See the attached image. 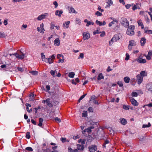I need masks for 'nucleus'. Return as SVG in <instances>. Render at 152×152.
Returning a JSON list of instances; mask_svg holds the SVG:
<instances>
[{
    "label": "nucleus",
    "instance_id": "1",
    "mask_svg": "<svg viewBox=\"0 0 152 152\" xmlns=\"http://www.w3.org/2000/svg\"><path fill=\"white\" fill-rule=\"evenodd\" d=\"M135 27L134 26H129L126 31V34L129 35H133L134 34V30Z\"/></svg>",
    "mask_w": 152,
    "mask_h": 152
},
{
    "label": "nucleus",
    "instance_id": "2",
    "mask_svg": "<svg viewBox=\"0 0 152 152\" xmlns=\"http://www.w3.org/2000/svg\"><path fill=\"white\" fill-rule=\"evenodd\" d=\"M121 23L124 27H127L129 25V22L126 18H121Z\"/></svg>",
    "mask_w": 152,
    "mask_h": 152
},
{
    "label": "nucleus",
    "instance_id": "3",
    "mask_svg": "<svg viewBox=\"0 0 152 152\" xmlns=\"http://www.w3.org/2000/svg\"><path fill=\"white\" fill-rule=\"evenodd\" d=\"M42 102L43 103L46 102L47 105L50 107H52L53 106L50 98H48L46 100H43Z\"/></svg>",
    "mask_w": 152,
    "mask_h": 152
},
{
    "label": "nucleus",
    "instance_id": "4",
    "mask_svg": "<svg viewBox=\"0 0 152 152\" xmlns=\"http://www.w3.org/2000/svg\"><path fill=\"white\" fill-rule=\"evenodd\" d=\"M122 37L121 34H115L112 38V40H113L115 42L120 39Z\"/></svg>",
    "mask_w": 152,
    "mask_h": 152
},
{
    "label": "nucleus",
    "instance_id": "5",
    "mask_svg": "<svg viewBox=\"0 0 152 152\" xmlns=\"http://www.w3.org/2000/svg\"><path fill=\"white\" fill-rule=\"evenodd\" d=\"M9 55L10 56H11L12 55L15 56L16 58L21 59H23L24 58V54L23 53L21 55H20L17 53L10 54Z\"/></svg>",
    "mask_w": 152,
    "mask_h": 152
},
{
    "label": "nucleus",
    "instance_id": "6",
    "mask_svg": "<svg viewBox=\"0 0 152 152\" xmlns=\"http://www.w3.org/2000/svg\"><path fill=\"white\" fill-rule=\"evenodd\" d=\"M146 88L148 91L152 94V83H149L146 86Z\"/></svg>",
    "mask_w": 152,
    "mask_h": 152
},
{
    "label": "nucleus",
    "instance_id": "7",
    "mask_svg": "<svg viewBox=\"0 0 152 152\" xmlns=\"http://www.w3.org/2000/svg\"><path fill=\"white\" fill-rule=\"evenodd\" d=\"M137 80V83L140 85L142 82L143 77L140 75L138 74L136 76Z\"/></svg>",
    "mask_w": 152,
    "mask_h": 152
},
{
    "label": "nucleus",
    "instance_id": "8",
    "mask_svg": "<svg viewBox=\"0 0 152 152\" xmlns=\"http://www.w3.org/2000/svg\"><path fill=\"white\" fill-rule=\"evenodd\" d=\"M83 39L84 40H88L90 37L89 33L83 32Z\"/></svg>",
    "mask_w": 152,
    "mask_h": 152
},
{
    "label": "nucleus",
    "instance_id": "9",
    "mask_svg": "<svg viewBox=\"0 0 152 152\" xmlns=\"http://www.w3.org/2000/svg\"><path fill=\"white\" fill-rule=\"evenodd\" d=\"M88 148L90 152H95L97 150V147L95 145H92L89 146Z\"/></svg>",
    "mask_w": 152,
    "mask_h": 152
},
{
    "label": "nucleus",
    "instance_id": "10",
    "mask_svg": "<svg viewBox=\"0 0 152 152\" xmlns=\"http://www.w3.org/2000/svg\"><path fill=\"white\" fill-rule=\"evenodd\" d=\"M48 15V13H45L44 14L38 16L37 19L39 20H41L42 19H45L46 16Z\"/></svg>",
    "mask_w": 152,
    "mask_h": 152
},
{
    "label": "nucleus",
    "instance_id": "11",
    "mask_svg": "<svg viewBox=\"0 0 152 152\" xmlns=\"http://www.w3.org/2000/svg\"><path fill=\"white\" fill-rule=\"evenodd\" d=\"M138 62L141 64H144L146 63V61L145 59H143L140 56L137 60Z\"/></svg>",
    "mask_w": 152,
    "mask_h": 152
},
{
    "label": "nucleus",
    "instance_id": "12",
    "mask_svg": "<svg viewBox=\"0 0 152 152\" xmlns=\"http://www.w3.org/2000/svg\"><path fill=\"white\" fill-rule=\"evenodd\" d=\"M130 101L132 104L134 106L138 105V103L134 98H132L130 99Z\"/></svg>",
    "mask_w": 152,
    "mask_h": 152
},
{
    "label": "nucleus",
    "instance_id": "13",
    "mask_svg": "<svg viewBox=\"0 0 152 152\" xmlns=\"http://www.w3.org/2000/svg\"><path fill=\"white\" fill-rule=\"evenodd\" d=\"M68 11L70 13H75L76 14L77 13V12L72 7H68Z\"/></svg>",
    "mask_w": 152,
    "mask_h": 152
},
{
    "label": "nucleus",
    "instance_id": "14",
    "mask_svg": "<svg viewBox=\"0 0 152 152\" xmlns=\"http://www.w3.org/2000/svg\"><path fill=\"white\" fill-rule=\"evenodd\" d=\"M146 39L145 37H142L140 40V45L142 46H143L146 43Z\"/></svg>",
    "mask_w": 152,
    "mask_h": 152
},
{
    "label": "nucleus",
    "instance_id": "15",
    "mask_svg": "<svg viewBox=\"0 0 152 152\" xmlns=\"http://www.w3.org/2000/svg\"><path fill=\"white\" fill-rule=\"evenodd\" d=\"M152 55V50H151L148 53V55L147 56L145 55V57L148 60H150L151 59V56Z\"/></svg>",
    "mask_w": 152,
    "mask_h": 152
},
{
    "label": "nucleus",
    "instance_id": "16",
    "mask_svg": "<svg viewBox=\"0 0 152 152\" xmlns=\"http://www.w3.org/2000/svg\"><path fill=\"white\" fill-rule=\"evenodd\" d=\"M120 121L121 124L123 125H125L127 124V121L124 118H121L120 119Z\"/></svg>",
    "mask_w": 152,
    "mask_h": 152
},
{
    "label": "nucleus",
    "instance_id": "17",
    "mask_svg": "<svg viewBox=\"0 0 152 152\" xmlns=\"http://www.w3.org/2000/svg\"><path fill=\"white\" fill-rule=\"evenodd\" d=\"M63 13L62 10H57L56 11L55 15L56 16H58L59 17H60L61 16V14Z\"/></svg>",
    "mask_w": 152,
    "mask_h": 152
},
{
    "label": "nucleus",
    "instance_id": "18",
    "mask_svg": "<svg viewBox=\"0 0 152 152\" xmlns=\"http://www.w3.org/2000/svg\"><path fill=\"white\" fill-rule=\"evenodd\" d=\"M140 9V5H139L138 4L134 5L132 7L133 10H135L137 9Z\"/></svg>",
    "mask_w": 152,
    "mask_h": 152
},
{
    "label": "nucleus",
    "instance_id": "19",
    "mask_svg": "<svg viewBox=\"0 0 152 152\" xmlns=\"http://www.w3.org/2000/svg\"><path fill=\"white\" fill-rule=\"evenodd\" d=\"M96 23L97 24L99 25L100 26H104L106 24V22L105 21H104L103 23H102V22L98 20H96Z\"/></svg>",
    "mask_w": 152,
    "mask_h": 152
},
{
    "label": "nucleus",
    "instance_id": "20",
    "mask_svg": "<svg viewBox=\"0 0 152 152\" xmlns=\"http://www.w3.org/2000/svg\"><path fill=\"white\" fill-rule=\"evenodd\" d=\"M104 76L102 73H100L98 75L97 77V80H100L101 79H104Z\"/></svg>",
    "mask_w": 152,
    "mask_h": 152
},
{
    "label": "nucleus",
    "instance_id": "21",
    "mask_svg": "<svg viewBox=\"0 0 152 152\" xmlns=\"http://www.w3.org/2000/svg\"><path fill=\"white\" fill-rule=\"evenodd\" d=\"M54 43L56 45L59 46L60 44L59 39L58 38L56 39L54 41Z\"/></svg>",
    "mask_w": 152,
    "mask_h": 152
},
{
    "label": "nucleus",
    "instance_id": "22",
    "mask_svg": "<svg viewBox=\"0 0 152 152\" xmlns=\"http://www.w3.org/2000/svg\"><path fill=\"white\" fill-rule=\"evenodd\" d=\"M108 5L106 7H109L113 4V2L111 0H106Z\"/></svg>",
    "mask_w": 152,
    "mask_h": 152
},
{
    "label": "nucleus",
    "instance_id": "23",
    "mask_svg": "<svg viewBox=\"0 0 152 152\" xmlns=\"http://www.w3.org/2000/svg\"><path fill=\"white\" fill-rule=\"evenodd\" d=\"M139 75H140L142 77H143L147 76V73L145 71H142L140 72V74Z\"/></svg>",
    "mask_w": 152,
    "mask_h": 152
},
{
    "label": "nucleus",
    "instance_id": "24",
    "mask_svg": "<svg viewBox=\"0 0 152 152\" xmlns=\"http://www.w3.org/2000/svg\"><path fill=\"white\" fill-rule=\"evenodd\" d=\"M77 147L78 149L81 150H83L84 148V146L81 145L77 144Z\"/></svg>",
    "mask_w": 152,
    "mask_h": 152
},
{
    "label": "nucleus",
    "instance_id": "25",
    "mask_svg": "<svg viewBox=\"0 0 152 152\" xmlns=\"http://www.w3.org/2000/svg\"><path fill=\"white\" fill-rule=\"evenodd\" d=\"M43 120L41 118H40L39 119V123L38 125L40 127H42V123L43 122Z\"/></svg>",
    "mask_w": 152,
    "mask_h": 152
},
{
    "label": "nucleus",
    "instance_id": "26",
    "mask_svg": "<svg viewBox=\"0 0 152 152\" xmlns=\"http://www.w3.org/2000/svg\"><path fill=\"white\" fill-rule=\"evenodd\" d=\"M124 80L125 83H128L130 80V78L129 77H126L124 78Z\"/></svg>",
    "mask_w": 152,
    "mask_h": 152
},
{
    "label": "nucleus",
    "instance_id": "27",
    "mask_svg": "<svg viewBox=\"0 0 152 152\" xmlns=\"http://www.w3.org/2000/svg\"><path fill=\"white\" fill-rule=\"evenodd\" d=\"M37 30L39 32L42 34H43L44 33V31L45 30L44 29H43L42 28L40 29V28L39 27H38L37 28Z\"/></svg>",
    "mask_w": 152,
    "mask_h": 152
},
{
    "label": "nucleus",
    "instance_id": "28",
    "mask_svg": "<svg viewBox=\"0 0 152 152\" xmlns=\"http://www.w3.org/2000/svg\"><path fill=\"white\" fill-rule=\"evenodd\" d=\"M29 72L34 75H37L38 74V72L36 71H30Z\"/></svg>",
    "mask_w": 152,
    "mask_h": 152
},
{
    "label": "nucleus",
    "instance_id": "29",
    "mask_svg": "<svg viewBox=\"0 0 152 152\" xmlns=\"http://www.w3.org/2000/svg\"><path fill=\"white\" fill-rule=\"evenodd\" d=\"M151 125L150 123H148V124H143L142 126V128H145L146 127H149L151 126Z\"/></svg>",
    "mask_w": 152,
    "mask_h": 152
},
{
    "label": "nucleus",
    "instance_id": "30",
    "mask_svg": "<svg viewBox=\"0 0 152 152\" xmlns=\"http://www.w3.org/2000/svg\"><path fill=\"white\" fill-rule=\"evenodd\" d=\"M75 75V73L74 72H72L69 73L68 76L70 78H73L74 77Z\"/></svg>",
    "mask_w": 152,
    "mask_h": 152
},
{
    "label": "nucleus",
    "instance_id": "31",
    "mask_svg": "<svg viewBox=\"0 0 152 152\" xmlns=\"http://www.w3.org/2000/svg\"><path fill=\"white\" fill-rule=\"evenodd\" d=\"M70 21L65 22V23L63 24V26H66V28H67L69 27V25L70 23Z\"/></svg>",
    "mask_w": 152,
    "mask_h": 152
},
{
    "label": "nucleus",
    "instance_id": "32",
    "mask_svg": "<svg viewBox=\"0 0 152 152\" xmlns=\"http://www.w3.org/2000/svg\"><path fill=\"white\" fill-rule=\"evenodd\" d=\"M69 152H77L78 150L77 149H75L74 150L72 149L71 148H68Z\"/></svg>",
    "mask_w": 152,
    "mask_h": 152
},
{
    "label": "nucleus",
    "instance_id": "33",
    "mask_svg": "<svg viewBox=\"0 0 152 152\" xmlns=\"http://www.w3.org/2000/svg\"><path fill=\"white\" fill-rule=\"evenodd\" d=\"M82 116L83 117H86L87 116V112L86 111H84L82 114Z\"/></svg>",
    "mask_w": 152,
    "mask_h": 152
},
{
    "label": "nucleus",
    "instance_id": "34",
    "mask_svg": "<svg viewBox=\"0 0 152 152\" xmlns=\"http://www.w3.org/2000/svg\"><path fill=\"white\" fill-rule=\"evenodd\" d=\"M129 43V45L132 46H133L135 45V42L134 40L130 41Z\"/></svg>",
    "mask_w": 152,
    "mask_h": 152
},
{
    "label": "nucleus",
    "instance_id": "35",
    "mask_svg": "<svg viewBox=\"0 0 152 152\" xmlns=\"http://www.w3.org/2000/svg\"><path fill=\"white\" fill-rule=\"evenodd\" d=\"M129 105H124L123 106V108L125 110H128L129 109Z\"/></svg>",
    "mask_w": 152,
    "mask_h": 152
},
{
    "label": "nucleus",
    "instance_id": "36",
    "mask_svg": "<svg viewBox=\"0 0 152 152\" xmlns=\"http://www.w3.org/2000/svg\"><path fill=\"white\" fill-rule=\"evenodd\" d=\"M132 96L133 97H137L138 96V94L136 92H133L132 94Z\"/></svg>",
    "mask_w": 152,
    "mask_h": 152
},
{
    "label": "nucleus",
    "instance_id": "37",
    "mask_svg": "<svg viewBox=\"0 0 152 152\" xmlns=\"http://www.w3.org/2000/svg\"><path fill=\"white\" fill-rule=\"evenodd\" d=\"M41 56L42 60V61H44V60H45L44 59H45V58H46L45 57V56L44 55L43 53H41Z\"/></svg>",
    "mask_w": 152,
    "mask_h": 152
},
{
    "label": "nucleus",
    "instance_id": "38",
    "mask_svg": "<svg viewBox=\"0 0 152 152\" xmlns=\"http://www.w3.org/2000/svg\"><path fill=\"white\" fill-rule=\"evenodd\" d=\"M25 149L27 150L30 151H33V149L31 147H26Z\"/></svg>",
    "mask_w": 152,
    "mask_h": 152
},
{
    "label": "nucleus",
    "instance_id": "39",
    "mask_svg": "<svg viewBox=\"0 0 152 152\" xmlns=\"http://www.w3.org/2000/svg\"><path fill=\"white\" fill-rule=\"evenodd\" d=\"M31 137L30 135V132H28L26 133V137L28 139H29Z\"/></svg>",
    "mask_w": 152,
    "mask_h": 152
},
{
    "label": "nucleus",
    "instance_id": "40",
    "mask_svg": "<svg viewBox=\"0 0 152 152\" xmlns=\"http://www.w3.org/2000/svg\"><path fill=\"white\" fill-rule=\"evenodd\" d=\"M48 63H49V64H51L53 62V60H52V59H51L50 57H49L48 58Z\"/></svg>",
    "mask_w": 152,
    "mask_h": 152
},
{
    "label": "nucleus",
    "instance_id": "41",
    "mask_svg": "<svg viewBox=\"0 0 152 152\" xmlns=\"http://www.w3.org/2000/svg\"><path fill=\"white\" fill-rule=\"evenodd\" d=\"M117 84L119 85L120 87H122L123 86V84L122 82L120 81L117 82Z\"/></svg>",
    "mask_w": 152,
    "mask_h": 152
},
{
    "label": "nucleus",
    "instance_id": "42",
    "mask_svg": "<svg viewBox=\"0 0 152 152\" xmlns=\"http://www.w3.org/2000/svg\"><path fill=\"white\" fill-rule=\"evenodd\" d=\"M137 23L138 25L140 26H142L143 24V23L142 22V20H139L137 21Z\"/></svg>",
    "mask_w": 152,
    "mask_h": 152
},
{
    "label": "nucleus",
    "instance_id": "43",
    "mask_svg": "<svg viewBox=\"0 0 152 152\" xmlns=\"http://www.w3.org/2000/svg\"><path fill=\"white\" fill-rule=\"evenodd\" d=\"M95 15L98 16H100L102 15V14L101 12L99 11H97L95 13Z\"/></svg>",
    "mask_w": 152,
    "mask_h": 152
},
{
    "label": "nucleus",
    "instance_id": "44",
    "mask_svg": "<svg viewBox=\"0 0 152 152\" xmlns=\"http://www.w3.org/2000/svg\"><path fill=\"white\" fill-rule=\"evenodd\" d=\"M53 4L55 6L54 7L55 8H57L58 6V4L57 2L56 1H54L53 2Z\"/></svg>",
    "mask_w": 152,
    "mask_h": 152
},
{
    "label": "nucleus",
    "instance_id": "45",
    "mask_svg": "<svg viewBox=\"0 0 152 152\" xmlns=\"http://www.w3.org/2000/svg\"><path fill=\"white\" fill-rule=\"evenodd\" d=\"M84 58V54L83 53H81L80 54V56L78 58V59H79L80 58L82 59L83 58Z\"/></svg>",
    "mask_w": 152,
    "mask_h": 152
},
{
    "label": "nucleus",
    "instance_id": "46",
    "mask_svg": "<svg viewBox=\"0 0 152 152\" xmlns=\"http://www.w3.org/2000/svg\"><path fill=\"white\" fill-rule=\"evenodd\" d=\"M85 131L86 132L89 133L91 132V130L90 129L89 127H88L87 129H85Z\"/></svg>",
    "mask_w": 152,
    "mask_h": 152
},
{
    "label": "nucleus",
    "instance_id": "47",
    "mask_svg": "<svg viewBox=\"0 0 152 152\" xmlns=\"http://www.w3.org/2000/svg\"><path fill=\"white\" fill-rule=\"evenodd\" d=\"M55 27L53 23L51 22L50 24V28L52 29H53L54 28V27Z\"/></svg>",
    "mask_w": 152,
    "mask_h": 152
},
{
    "label": "nucleus",
    "instance_id": "48",
    "mask_svg": "<svg viewBox=\"0 0 152 152\" xmlns=\"http://www.w3.org/2000/svg\"><path fill=\"white\" fill-rule=\"evenodd\" d=\"M126 57L125 59V60H128L129 59V56L128 53H126Z\"/></svg>",
    "mask_w": 152,
    "mask_h": 152
},
{
    "label": "nucleus",
    "instance_id": "49",
    "mask_svg": "<svg viewBox=\"0 0 152 152\" xmlns=\"http://www.w3.org/2000/svg\"><path fill=\"white\" fill-rule=\"evenodd\" d=\"M51 74L54 77L55 76V72L54 71L51 70L50 72Z\"/></svg>",
    "mask_w": 152,
    "mask_h": 152
},
{
    "label": "nucleus",
    "instance_id": "50",
    "mask_svg": "<svg viewBox=\"0 0 152 152\" xmlns=\"http://www.w3.org/2000/svg\"><path fill=\"white\" fill-rule=\"evenodd\" d=\"M61 56L62 57V58H64V56H63L61 54H58L57 55V58L58 59H59L60 58Z\"/></svg>",
    "mask_w": 152,
    "mask_h": 152
},
{
    "label": "nucleus",
    "instance_id": "51",
    "mask_svg": "<svg viewBox=\"0 0 152 152\" xmlns=\"http://www.w3.org/2000/svg\"><path fill=\"white\" fill-rule=\"evenodd\" d=\"M55 120L56 121L58 122H61V120L60 119L58 118V117H56L55 118Z\"/></svg>",
    "mask_w": 152,
    "mask_h": 152
},
{
    "label": "nucleus",
    "instance_id": "52",
    "mask_svg": "<svg viewBox=\"0 0 152 152\" xmlns=\"http://www.w3.org/2000/svg\"><path fill=\"white\" fill-rule=\"evenodd\" d=\"M115 42L113 40H112V39H111V40L109 42V45L110 46H111L112 45L113 43Z\"/></svg>",
    "mask_w": 152,
    "mask_h": 152
},
{
    "label": "nucleus",
    "instance_id": "53",
    "mask_svg": "<svg viewBox=\"0 0 152 152\" xmlns=\"http://www.w3.org/2000/svg\"><path fill=\"white\" fill-rule=\"evenodd\" d=\"M7 20L8 19H6L4 20V23L5 26L7 25L8 24Z\"/></svg>",
    "mask_w": 152,
    "mask_h": 152
},
{
    "label": "nucleus",
    "instance_id": "54",
    "mask_svg": "<svg viewBox=\"0 0 152 152\" xmlns=\"http://www.w3.org/2000/svg\"><path fill=\"white\" fill-rule=\"evenodd\" d=\"M98 10L101 12L104 11V10L102 9H101V7L100 6H98Z\"/></svg>",
    "mask_w": 152,
    "mask_h": 152
},
{
    "label": "nucleus",
    "instance_id": "55",
    "mask_svg": "<svg viewBox=\"0 0 152 152\" xmlns=\"http://www.w3.org/2000/svg\"><path fill=\"white\" fill-rule=\"evenodd\" d=\"M88 110L90 112H93V110L92 107H90L88 109Z\"/></svg>",
    "mask_w": 152,
    "mask_h": 152
},
{
    "label": "nucleus",
    "instance_id": "56",
    "mask_svg": "<svg viewBox=\"0 0 152 152\" xmlns=\"http://www.w3.org/2000/svg\"><path fill=\"white\" fill-rule=\"evenodd\" d=\"M101 33V32H99L98 30H96L94 31L93 34H99Z\"/></svg>",
    "mask_w": 152,
    "mask_h": 152
},
{
    "label": "nucleus",
    "instance_id": "57",
    "mask_svg": "<svg viewBox=\"0 0 152 152\" xmlns=\"http://www.w3.org/2000/svg\"><path fill=\"white\" fill-rule=\"evenodd\" d=\"M86 94H84L80 98V100H82L83 98H84L85 96L86 95Z\"/></svg>",
    "mask_w": 152,
    "mask_h": 152
},
{
    "label": "nucleus",
    "instance_id": "58",
    "mask_svg": "<svg viewBox=\"0 0 152 152\" xmlns=\"http://www.w3.org/2000/svg\"><path fill=\"white\" fill-rule=\"evenodd\" d=\"M49 57H50L51 59H52L53 60V59L55 58V55H53L52 56H50Z\"/></svg>",
    "mask_w": 152,
    "mask_h": 152
},
{
    "label": "nucleus",
    "instance_id": "59",
    "mask_svg": "<svg viewBox=\"0 0 152 152\" xmlns=\"http://www.w3.org/2000/svg\"><path fill=\"white\" fill-rule=\"evenodd\" d=\"M131 6V5H130L129 4H127L125 5L126 8L127 9H129Z\"/></svg>",
    "mask_w": 152,
    "mask_h": 152
},
{
    "label": "nucleus",
    "instance_id": "60",
    "mask_svg": "<svg viewBox=\"0 0 152 152\" xmlns=\"http://www.w3.org/2000/svg\"><path fill=\"white\" fill-rule=\"evenodd\" d=\"M132 46L130 45H129V44L128 46V48L129 50H131L132 48Z\"/></svg>",
    "mask_w": 152,
    "mask_h": 152
},
{
    "label": "nucleus",
    "instance_id": "61",
    "mask_svg": "<svg viewBox=\"0 0 152 152\" xmlns=\"http://www.w3.org/2000/svg\"><path fill=\"white\" fill-rule=\"evenodd\" d=\"M61 140L63 142H65L66 140V139L65 138H64L63 137H61Z\"/></svg>",
    "mask_w": 152,
    "mask_h": 152
},
{
    "label": "nucleus",
    "instance_id": "62",
    "mask_svg": "<svg viewBox=\"0 0 152 152\" xmlns=\"http://www.w3.org/2000/svg\"><path fill=\"white\" fill-rule=\"evenodd\" d=\"M105 32L104 31H103L102 32V33L100 34V36L101 37H103L105 35Z\"/></svg>",
    "mask_w": 152,
    "mask_h": 152
},
{
    "label": "nucleus",
    "instance_id": "63",
    "mask_svg": "<svg viewBox=\"0 0 152 152\" xmlns=\"http://www.w3.org/2000/svg\"><path fill=\"white\" fill-rule=\"evenodd\" d=\"M5 35L4 33L0 32V38L3 37H4Z\"/></svg>",
    "mask_w": 152,
    "mask_h": 152
},
{
    "label": "nucleus",
    "instance_id": "64",
    "mask_svg": "<svg viewBox=\"0 0 152 152\" xmlns=\"http://www.w3.org/2000/svg\"><path fill=\"white\" fill-rule=\"evenodd\" d=\"M114 24V23L113 21H112L110 23L109 25H108V26H109V27H111V26H112V25H113V24Z\"/></svg>",
    "mask_w": 152,
    "mask_h": 152
}]
</instances>
